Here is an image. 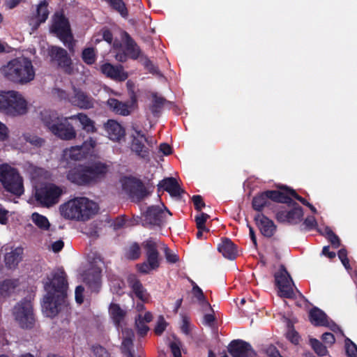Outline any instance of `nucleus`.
I'll list each match as a JSON object with an SVG mask.
<instances>
[{
    "mask_svg": "<svg viewBox=\"0 0 357 357\" xmlns=\"http://www.w3.org/2000/svg\"><path fill=\"white\" fill-rule=\"evenodd\" d=\"M46 294L43 298L42 308L46 317H54L66 305L68 283L63 270L58 269L51 273L44 282Z\"/></svg>",
    "mask_w": 357,
    "mask_h": 357,
    "instance_id": "nucleus-1",
    "label": "nucleus"
},
{
    "mask_svg": "<svg viewBox=\"0 0 357 357\" xmlns=\"http://www.w3.org/2000/svg\"><path fill=\"white\" fill-rule=\"evenodd\" d=\"M98 211L97 204L86 197H76L59 206V213L66 220L86 221Z\"/></svg>",
    "mask_w": 357,
    "mask_h": 357,
    "instance_id": "nucleus-4",
    "label": "nucleus"
},
{
    "mask_svg": "<svg viewBox=\"0 0 357 357\" xmlns=\"http://www.w3.org/2000/svg\"><path fill=\"white\" fill-rule=\"evenodd\" d=\"M8 137V129L7 126L0 121V140L4 141Z\"/></svg>",
    "mask_w": 357,
    "mask_h": 357,
    "instance_id": "nucleus-62",
    "label": "nucleus"
},
{
    "mask_svg": "<svg viewBox=\"0 0 357 357\" xmlns=\"http://www.w3.org/2000/svg\"><path fill=\"white\" fill-rule=\"evenodd\" d=\"M85 152L80 146H74L63 150L62 158L63 160L78 161L86 158Z\"/></svg>",
    "mask_w": 357,
    "mask_h": 357,
    "instance_id": "nucleus-28",
    "label": "nucleus"
},
{
    "mask_svg": "<svg viewBox=\"0 0 357 357\" xmlns=\"http://www.w3.org/2000/svg\"><path fill=\"white\" fill-rule=\"evenodd\" d=\"M192 294L202 306L204 310H212L210 304L205 299L202 290L195 283L192 282Z\"/></svg>",
    "mask_w": 357,
    "mask_h": 357,
    "instance_id": "nucleus-39",
    "label": "nucleus"
},
{
    "mask_svg": "<svg viewBox=\"0 0 357 357\" xmlns=\"http://www.w3.org/2000/svg\"><path fill=\"white\" fill-rule=\"evenodd\" d=\"M31 218L32 222L41 230L47 231L50 229V223L45 216L38 213H33Z\"/></svg>",
    "mask_w": 357,
    "mask_h": 357,
    "instance_id": "nucleus-37",
    "label": "nucleus"
},
{
    "mask_svg": "<svg viewBox=\"0 0 357 357\" xmlns=\"http://www.w3.org/2000/svg\"><path fill=\"white\" fill-rule=\"evenodd\" d=\"M160 185L172 197H179L181 193L183 192L177 181L172 177L162 180L160 183Z\"/></svg>",
    "mask_w": 357,
    "mask_h": 357,
    "instance_id": "nucleus-33",
    "label": "nucleus"
},
{
    "mask_svg": "<svg viewBox=\"0 0 357 357\" xmlns=\"http://www.w3.org/2000/svg\"><path fill=\"white\" fill-rule=\"evenodd\" d=\"M92 350L96 357H110L108 351L100 345L93 346Z\"/></svg>",
    "mask_w": 357,
    "mask_h": 357,
    "instance_id": "nucleus-54",
    "label": "nucleus"
},
{
    "mask_svg": "<svg viewBox=\"0 0 357 357\" xmlns=\"http://www.w3.org/2000/svg\"><path fill=\"white\" fill-rule=\"evenodd\" d=\"M162 243L155 238H150L144 241L142 246L144 248L145 255H159L158 248H162Z\"/></svg>",
    "mask_w": 357,
    "mask_h": 357,
    "instance_id": "nucleus-36",
    "label": "nucleus"
},
{
    "mask_svg": "<svg viewBox=\"0 0 357 357\" xmlns=\"http://www.w3.org/2000/svg\"><path fill=\"white\" fill-rule=\"evenodd\" d=\"M52 94L54 97H56L60 100H64L68 101V99L70 98V96H69V95L68 94V93L66 91L59 89V88L54 89L52 91Z\"/></svg>",
    "mask_w": 357,
    "mask_h": 357,
    "instance_id": "nucleus-55",
    "label": "nucleus"
},
{
    "mask_svg": "<svg viewBox=\"0 0 357 357\" xmlns=\"http://www.w3.org/2000/svg\"><path fill=\"white\" fill-rule=\"evenodd\" d=\"M146 260L137 265L138 271L143 274L156 270L160 266L159 255H146Z\"/></svg>",
    "mask_w": 357,
    "mask_h": 357,
    "instance_id": "nucleus-27",
    "label": "nucleus"
},
{
    "mask_svg": "<svg viewBox=\"0 0 357 357\" xmlns=\"http://www.w3.org/2000/svg\"><path fill=\"white\" fill-rule=\"evenodd\" d=\"M108 172V166L101 162H96L88 165H78L70 169L68 179L79 185L96 183L102 179Z\"/></svg>",
    "mask_w": 357,
    "mask_h": 357,
    "instance_id": "nucleus-5",
    "label": "nucleus"
},
{
    "mask_svg": "<svg viewBox=\"0 0 357 357\" xmlns=\"http://www.w3.org/2000/svg\"><path fill=\"white\" fill-rule=\"evenodd\" d=\"M275 281L278 289V294L280 297L291 298L296 293H299L290 275L283 266L275 273Z\"/></svg>",
    "mask_w": 357,
    "mask_h": 357,
    "instance_id": "nucleus-11",
    "label": "nucleus"
},
{
    "mask_svg": "<svg viewBox=\"0 0 357 357\" xmlns=\"http://www.w3.org/2000/svg\"><path fill=\"white\" fill-rule=\"evenodd\" d=\"M310 319L315 326H326L328 323L326 314L318 308H314L310 312Z\"/></svg>",
    "mask_w": 357,
    "mask_h": 357,
    "instance_id": "nucleus-35",
    "label": "nucleus"
},
{
    "mask_svg": "<svg viewBox=\"0 0 357 357\" xmlns=\"http://www.w3.org/2000/svg\"><path fill=\"white\" fill-rule=\"evenodd\" d=\"M39 118L43 126L60 139L70 141L76 138L77 131L68 122L70 116H60L55 111L43 109L40 112Z\"/></svg>",
    "mask_w": 357,
    "mask_h": 357,
    "instance_id": "nucleus-3",
    "label": "nucleus"
},
{
    "mask_svg": "<svg viewBox=\"0 0 357 357\" xmlns=\"http://www.w3.org/2000/svg\"><path fill=\"white\" fill-rule=\"evenodd\" d=\"M229 352L233 357H255L251 346L243 340H234L229 347Z\"/></svg>",
    "mask_w": 357,
    "mask_h": 357,
    "instance_id": "nucleus-18",
    "label": "nucleus"
},
{
    "mask_svg": "<svg viewBox=\"0 0 357 357\" xmlns=\"http://www.w3.org/2000/svg\"><path fill=\"white\" fill-rule=\"evenodd\" d=\"M13 315L15 321L22 328H31L34 324L33 307L29 299L25 298L18 302L13 309Z\"/></svg>",
    "mask_w": 357,
    "mask_h": 357,
    "instance_id": "nucleus-9",
    "label": "nucleus"
},
{
    "mask_svg": "<svg viewBox=\"0 0 357 357\" xmlns=\"http://www.w3.org/2000/svg\"><path fill=\"white\" fill-rule=\"evenodd\" d=\"M303 216L302 208L294 203L293 208L290 211H280L277 213V219L280 222H287L291 224L299 222Z\"/></svg>",
    "mask_w": 357,
    "mask_h": 357,
    "instance_id": "nucleus-19",
    "label": "nucleus"
},
{
    "mask_svg": "<svg viewBox=\"0 0 357 357\" xmlns=\"http://www.w3.org/2000/svg\"><path fill=\"white\" fill-rule=\"evenodd\" d=\"M29 171L33 178H36L45 173L43 169L33 166L30 167Z\"/></svg>",
    "mask_w": 357,
    "mask_h": 357,
    "instance_id": "nucleus-58",
    "label": "nucleus"
},
{
    "mask_svg": "<svg viewBox=\"0 0 357 357\" xmlns=\"http://www.w3.org/2000/svg\"><path fill=\"white\" fill-rule=\"evenodd\" d=\"M0 182L4 189L15 195L24 192L23 180L17 170L8 164L0 165Z\"/></svg>",
    "mask_w": 357,
    "mask_h": 357,
    "instance_id": "nucleus-8",
    "label": "nucleus"
},
{
    "mask_svg": "<svg viewBox=\"0 0 357 357\" xmlns=\"http://www.w3.org/2000/svg\"><path fill=\"white\" fill-rule=\"evenodd\" d=\"M29 110V102L21 92L0 90V113L16 118L26 115Z\"/></svg>",
    "mask_w": 357,
    "mask_h": 357,
    "instance_id": "nucleus-6",
    "label": "nucleus"
},
{
    "mask_svg": "<svg viewBox=\"0 0 357 357\" xmlns=\"http://www.w3.org/2000/svg\"><path fill=\"white\" fill-rule=\"evenodd\" d=\"M132 142L130 145L131 151L139 158L144 160L149 159V149L146 146L145 143L150 144L151 141L141 132L135 131L132 135Z\"/></svg>",
    "mask_w": 357,
    "mask_h": 357,
    "instance_id": "nucleus-16",
    "label": "nucleus"
},
{
    "mask_svg": "<svg viewBox=\"0 0 357 357\" xmlns=\"http://www.w3.org/2000/svg\"><path fill=\"white\" fill-rule=\"evenodd\" d=\"M17 285V280H6L0 284V293L3 296H8L14 291Z\"/></svg>",
    "mask_w": 357,
    "mask_h": 357,
    "instance_id": "nucleus-40",
    "label": "nucleus"
},
{
    "mask_svg": "<svg viewBox=\"0 0 357 357\" xmlns=\"http://www.w3.org/2000/svg\"><path fill=\"white\" fill-rule=\"evenodd\" d=\"M82 58L83 61L88 65L94 63L96 60L95 50L92 47L85 48L82 51Z\"/></svg>",
    "mask_w": 357,
    "mask_h": 357,
    "instance_id": "nucleus-45",
    "label": "nucleus"
},
{
    "mask_svg": "<svg viewBox=\"0 0 357 357\" xmlns=\"http://www.w3.org/2000/svg\"><path fill=\"white\" fill-rule=\"evenodd\" d=\"M107 102L110 109L116 114L123 116L128 115L132 110V106L134 105V102L132 105H128L115 98H109Z\"/></svg>",
    "mask_w": 357,
    "mask_h": 357,
    "instance_id": "nucleus-30",
    "label": "nucleus"
},
{
    "mask_svg": "<svg viewBox=\"0 0 357 357\" xmlns=\"http://www.w3.org/2000/svg\"><path fill=\"white\" fill-rule=\"evenodd\" d=\"M192 201L195 208L198 211H201V209L205 206V204L204 203L202 197L199 195L193 196Z\"/></svg>",
    "mask_w": 357,
    "mask_h": 357,
    "instance_id": "nucleus-59",
    "label": "nucleus"
},
{
    "mask_svg": "<svg viewBox=\"0 0 357 357\" xmlns=\"http://www.w3.org/2000/svg\"><path fill=\"white\" fill-rule=\"evenodd\" d=\"M82 280L93 290H97L100 284V269L90 266L80 274Z\"/></svg>",
    "mask_w": 357,
    "mask_h": 357,
    "instance_id": "nucleus-21",
    "label": "nucleus"
},
{
    "mask_svg": "<svg viewBox=\"0 0 357 357\" xmlns=\"http://www.w3.org/2000/svg\"><path fill=\"white\" fill-rule=\"evenodd\" d=\"M271 200L281 203H291L289 196L284 192L277 190H270L254 197L252 199V207L255 210L261 211L264 207L271 204Z\"/></svg>",
    "mask_w": 357,
    "mask_h": 357,
    "instance_id": "nucleus-12",
    "label": "nucleus"
},
{
    "mask_svg": "<svg viewBox=\"0 0 357 357\" xmlns=\"http://www.w3.org/2000/svg\"><path fill=\"white\" fill-rule=\"evenodd\" d=\"M104 129L108 138L114 142L120 141L125 135L123 128L114 120H108L104 124Z\"/></svg>",
    "mask_w": 357,
    "mask_h": 357,
    "instance_id": "nucleus-24",
    "label": "nucleus"
},
{
    "mask_svg": "<svg viewBox=\"0 0 357 357\" xmlns=\"http://www.w3.org/2000/svg\"><path fill=\"white\" fill-rule=\"evenodd\" d=\"M141 255L140 246L137 243L130 244L126 251V257L129 259H137Z\"/></svg>",
    "mask_w": 357,
    "mask_h": 357,
    "instance_id": "nucleus-44",
    "label": "nucleus"
},
{
    "mask_svg": "<svg viewBox=\"0 0 357 357\" xmlns=\"http://www.w3.org/2000/svg\"><path fill=\"white\" fill-rule=\"evenodd\" d=\"M121 39L123 43L126 53L121 51V44L119 42H115L113 45V48L116 51L114 57L116 61L120 62H125L127 61L128 56L132 59H139L143 62L144 65L148 68L151 72H155V68L150 62L148 58L143 54L139 47L135 42V40L126 32H122Z\"/></svg>",
    "mask_w": 357,
    "mask_h": 357,
    "instance_id": "nucleus-7",
    "label": "nucleus"
},
{
    "mask_svg": "<svg viewBox=\"0 0 357 357\" xmlns=\"http://www.w3.org/2000/svg\"><path fill=\"white\" fill-rule=\"evenodd\" d=\"M119 183L122 190L134 201H140L149 193L142 183L134 177H123Z\"/></svg>",
    "mask_w": 357,
    "mask_h": 357,
    "instance_id": "nucleus-13",
    "label": "nucleus"
},
{
    "mask_svg": "<svg viewBox=\"0 0 357 357\" xmlns=\"http://www.w3.org/2000/svg\"><path fill=\"white\" fill-rule=\"evenodd\" d=\"M128 282L129 286L138 298L142 301H146L149 299L148 293L135 275H130L128 278Z\"/></svg>",
    "mask_w": 357,
    "mask_h": 357,
    "instance_id": "nucleus-29",
    "label": "nucleus"
},
{
    "mask_svg": "<svg viewBox=\"0 0 357 357\" xmlns=\"http://www.w3.org/2000/svg\"><path fill=\"white\" fill-rule=\"evenodd\" d=\"M48 3L46 0L40 1L36 8L37 22H45L49 15Z\"/></svg>",
    "mask_w": 357,
    "mask_h": 357,
    "instance_id": "nucleus-38",
    "label": "nucleus"
},
{
    "mask_svg": "<svg viewBox=\"0 0 357 357\" xmlns=\"http://www.w3.org/2000/svg\"><path fill=\"white\" fill-rule=\"evenodd\" d=\"M51 31L66 45H71L73 35L69 24H53Z\"/></svg>",
    "mask_w": 357,
    "mask_h": 357,
    "instance_id": "nucleus-25",
    "label": "nucleus"
},
{
    "mask_svg": "<svg viewBox=\"0 0 357 357\" xmlns=\"http://www.w3.org/2000/svg\"><path fill=\"white\" fill-rule=\"evenodd\" d=\"M162 246L165 250L167 260L170 263L176 262L178 261V257L175 254L171 252V251L169 250L167 247L165 246V245H162Z\"/></svg>",
    "mask_w": 357,
    "mask_h": 357,
    "instance_id": "nucleus-57",
    "label": "nucleus"
},
{
    "mask_svg": "<svg viewBox=\"0 0 357 357\" xmlns=\"http://www.w3.org/2000/svg\"><path fill=\"white\" fill-rule=\"evenodd\" d=\"M218 250L222 255L229 259H234L237 256V250L235 245L229 238H225L218 245Z\"/></svg>",
    "mask_w": 357,
    "mask_h": 357,
    "instance_id": "nucleus-32",
    "label": "nucleus"
},
{
    "mask_svg": "<svg viewBox=\"0 0 357 357\" xmlns=\"http://www.w3.org/2000/svg\"><path fill=\"white\" fill-rule=\"evenodd\" d=\"M165 100L155 94L153 95L152 105L149 107V111L153 116H156L161 107L163 106Z\"/></svg>",
    "mask_w": 357,
    "mask_h": 357,
    "instance_id": "nucleus-43",
    "label": "nucleus"
},
{
    "mask_svg": "<svg viewBox=\"0 0 357 357\" xmlns=\"http://www.w3.org/2000/svg\"><path fill=\"white\" fill-rule=\"evenodd\" d=\"M346 351L349 357H357V346L351 340H345Z\"/></svg>",
    "mask_w": 357,
    "mask_h": 357,
    "instance_id": "nucleus-50",
    "label": "nucleus"
},
{
    "mask_svg": "<svg viewBox=\"0 0 357 357\" xmlns=\"http://www.w3.org/2000/svg\"><path fill=\"white\" fill-rule=\"evenodd\" d=\"M84 290V287L82 286L77 287V288L75 289V300H76L77 303L79 304H81L84 301V296H83Z\"/></svg>",
    "mask_w": 357,
    "mask_h": 357,
    "instance_id": "nucleus-60",
    "label": "nucleus"
},
{
    "mask_svg": "<svg viewBox=\"0 0 357 357\" xmlns=\"http://www.w3.org/2000/svg\"><path fill=\"white\" fill-rule=\"evenodd\" d=\"M97 145V141L93 137H89L80 146L82 149L84 151L85 155H87L91 153Z\"/></svg>",
    "mask_w": 357,
    "mask_h": 357,
    "instance_id": "nucleus-48",
    "label": "nucleus"
},
{
    "mask_svg": "<svg viewBox=\"0 0 357 357\" xmlns=\"http://www.w3.org/2000/svg\"><path fill=\"white\" fill-rule=\"evenodd\" d=\"M110 7L120 13V15L125 17L128 15V9L123 0H105Z\"/></svg>",
    "mask_w": 357,
    "mask_h": 357,
    "instance_id": "nucleus-41",
    "label": "nucleus"
},
{
    "mask_svg": "<svg viewBox=\"0 0 357 357\" xmlns=\"http://www.w3.org/2000/svg\"><path fill=\"white\" fill-rule=\"evenodd\" d=\"M68 102L80 109H90L94 107L96 100L91 96L82 90L77 88L73 89V95L68 99Z\"/></svg>",
    "mask_w": 357,
    "mask_h": 357,
    "instance_id": "nucleus-17",
    "label": "nucleus"
},
{
    "mask_svg": "<svg viewBox=\"0 0 357 357\" xmlns=\"http://www.w3.org/2000/svg\"><path fill=\"white\" fill-rule=\"evenodd\" d=\"M22 137L24 141L29 142L30 144L36 147H40L45 143V140L29 132H24L22 135Z\"/></svg>",
    "mask_w": 357,
    "mask_h": 357,
    "instance_id": "nucleus-42",
    "label": "nucleus"
},
{
    "mask_svg": "<svg viewBox=\"0 0 357 357\" xmlns=\"http://www.w3.org/2000/svg\"><path fill=\"white\" fill-rule=\"evenodd\" d=\"M266 352L270 357H282L277 349L273 346L268 347Z\"/></svg>",
    "mask_w": 357,
    "mask_h": 357,
    "instance_id": "nucleus-64",
    "label": "nucleus"
},
{
    "mask_svg": "<svg viewBox=\"0 0 357 357\" xmlns=\"http://www.w3.org/2000/svg\"><path fill=\"white\" fill-rule=\"evenodd\" d=\"M51 61L67 74L74 73L75 68L67 51L60 47L52 46L49 49Z\"/></svg>",
    "mask_w": 357,
    "mask_h": 357,
    "instance_id": "nucleus-14",
    "label": "nucleus"
},
{
    "mask_svg": "<svg viewBox=\"0 0 357 357\" xmlns=\"http://www.w3.org/2000/svg\"><path fill=\"white\" fill-rule=\"evenodd\" d=\"M1 75L17 84H26L35 78L36 72L31 61L24 56L13 59L0 67Z\"/></svg>",
    "mask_w": 357,
    "mask_h": 357,
    "instance_id": "nucleus-2",
    "label": "nucleus"
},
{
    "mask_svg": "<svg viewBox=\"0 0 357 357\" xmlns=\"http://www.w3.org/2000/svg\"><path fill=\"white\" fill-rule=\"evenodd\" d=\"M255 220L261 233L264 236L271 237L275 234L276 226L274 222L262 213H258L255 215Z\"/></svg>",
    "mask_w": 357,
    "mask_h": 357,
    "instance_id": "nucleus-23",
    "label": "nucleus"
},
{
    "mask_svg": "<svg viewBox=\"0 0 357 357\" xmlns=\"http://www.w3.org/2000/svg\"><path fill=\"white\" fill-rule=\"evenodd\" d=\"M52 22H69V21L68 18L66 17L63 10H61L54 13Z\"/></svg>",
    "mask_w": 357,
    "mask_h": 357,
    "instance_id": "nucleus-56",
    "label": "nucleus"
},
{
    "mask_svg": "<svg viewBox=\"0 0 357 357\" xmlns=\"http://www.w3.org/2000/svg\"><path fill=\"white\" fill-rule=\"evenodd\" d=\"M169 347L174 357H181V342L178 340L174 338V340L170 343Z\"/></svg>",
    "mask_w": 357,
    "mask_h": 357,
    "instance_id": "nucleus-53",
    "label": "nucleus"
},
{
    "mask_svg": "<svg viewBox=\"0 0 357 357\" xmlns=\"http://www.w3.org/2000/svg\"><path fill=\"white\" fill-rule=\"evenodd\" d=\"M310 344L317 355L319 356H325L328 354V350L319 340L311 339Z\"/></svg>",
    "mask_w": 357,
    "mask_h": 357,
    "instance_id": "nucleus-46",
    "label": "nucleus"
},
{
    "mask_svg": "<svg viewBox=\"0 0 357 357\" xmlns=\"http://www.w3.org/2000/svg\"><path fill=\"white\" fill-rule=\"evenodd\" d=\"M101 73L106 77L115 81H124L128 78V73L123 70L121 66H114L105 63L100 67Z\"/></svg>",
    "mask_w": 357,
    "mask_h": 357,
    "instance_id": "nucleus-20",
    "label": "nucleus"
},
{
    "mask_svg": "<svg viewBox=\"0 0 357 357\" xmlns=\"http://www.w3.org/2000/svg\"><path fill=\"white\" fill-rule=\"evenodd\" d=\"M109 314L114 324L119 327L124 319L126 312L121 309L118 304L111 303L109 308Z\"/></svg>",
    "mask_w": 357,
    "mask_h": 357,
    "instance_id": "nucleus-34",
    "label": "nucleus"
},
{
    "mask_svg": "<svg viewBox=\"0 0 357 357\" xmlns=\"http://www.w3.org/2000/svg\"><path fill=\"white\" fill-rule=\"evenodd\" d=\"M63 241L58 240L51 244V249L54 252H59L63 249Z\"/></svg>",
    "mask_w": 357,
    "mask_h": 357,
    "instance_id": "nucleus-63",
    "label": "nucleus"
},
{
    "mask_svg": "<svg viewBox=\"0 0 357 357\" xmlns=\"http://www.w3.org/2000/svg\"><path fill=\"white\" fill-rule=\"evenodd\" d=\"M102 39L106 40L109 43H111L112 41V34L109 31L104 29L100 35L93 38V40L95 43L100 42Z\"/></svg>",
    "mask_w": 357,
    "mask_h": 357,
    "instance_id": "nucleus-51",
    "label": "nucleus"
},
{
    "mask_svg": "<svg viewBox=\"0 0 357 357\" xmlns=\"http://www.w3.org/2000/svg\"><path fill=\"white\" fill-rule=\"evenodd\" d=\"M123 342L121 349L126 357H134L132 352V338L134 333L132 330L126 328L122 331Z\"/></svg>",
    "mask_w": 357,
    "mask_h": 357,
    "instance_id": "nucleus-31",
    "label": "nucleus"
},
{
    "mask_svg": "<svg viewBox=\"0 0 357 357\" xmlns=\"http://www.w3.org/2000/svg\"><path fill=\"white\" fill-rule=\"evenodd\" d=\"M63 192L61 187L53 183H47L36 189L35 197L43 206L49 208L59 202Z\"/></svg>",
    "mask_w": 357,
    "mask_h": 357,
    "instance_id": "nucleus-10",
    "label": "nucleus"
},
{
    "mask_svg": "<svg viewBox=\"0 0 357 357\" xmlns=\"http://www.w3.org/2000/svg\"><path fill=\"white\" fill-rule=\"evenodd\" d=\"M8 211L3 207L0 204V223L6 225L8 222Z\"/></svg>",
    "mask_w": 357,
    "mask_h": 357,
    "instance_id": "nucleus-61",
    "label": "nucleus"
},
{
    "mask_svg": "<svg viewBox=\"0 0 357 357\" xmlns=\"http://www.w3.org/2000/svg\"><path fill=\"white\" fill-rule=\"evenodd\" d=\"M70 120H76L79 123L82 129L86 133H95L97 131L96 122L91 119L86 114L79 112L76 114L70 116Z\"/></svg>",
    "mask_w": 357,
    "mask_h": 357,
    "instance_id": "nucleus-26",
    "label": "nucleus"
},
{
    "mask_svg": "<svg viewBox=\"0 0 357 357\" xmlns=\"http://www.w3.org/2000/svg\"><path fill=\"white\" fill-rule=\"evenodd\" d=\"M167 326V323L165 320L162 316H160L158 319L156 326L155 327V333L157 335H161L163 331L165 330Z\"/></svg>",
    "mask_w": 357,
    "mask_h": 357,
    "instance_id": "nucleus-52",
    "label": "nucleus"
},
{
    "mask_svg": "<svg viewBox=\"0 0 357 357\" xmlns=\"http://www.w3.org/2000/svg\"><path fill=\"white\" fill-rule=\"evenodd\" d=\"M135 325L138 333L141 335H146L149 330V328L146 325V322L142 320V314H138L137 315L135 318Z\"/></svg>",
    "mask_w": 357,
    "mask_h": 357,
    "instance_id": "nucleus-47",
    "label": "nucleus"
},
{
    "mask_svg": "<svg viewBox=\"0 0 357 357\" xmlns=\"http://www.w3.org/2000/svg\"><path fill=\"white\" fill-rule=\"evenodd\" d=\"M6 252L4 256L6 266L9 268H15L22 261L23 248L21 246L9 247L5 248Z\"/></svg>",
    "mask_w": 357,
    "mask_h": 357,
    "instance_id": "nucleus-22",
    "label": "nucleus"
},
{
    "mask_svg": "<svg viewBox=\"0 0 357 357\" xmlns=\"http://www.w3.org/2000/svg\"><path fill=\"white\" fill-rule=\"evenodd\" d=\"M209 218V215L204 213H201L195 216V222L198 229H204L208 231L205 227V222Z\"/></svg>",
    "mask_w": 357,
    "mask_h": 357,
    "instance_id": "nucleus-49",
    "label": "nucleus"
},
{
    "mask_svg": "<svg viewBox=\"0 0 357 357\" xmlns=\"http://www.w3.org/2000/svg\"><path fill=\"white\" fill-rule=\"evenodd\" d=\"M167 215L172 213L162 205L149 207L144 215L143 224L144 226H160L167 218Z\"/></svg>",
    "mask_w": 357,
    "mask_h": 357,
    "instance_id": "nucleus-15",
    "label": "nucleus"
}]
</instances>
